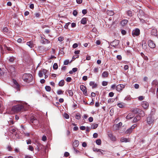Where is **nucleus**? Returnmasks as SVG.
<instances>
[{
  "label": "nucleus",
  "mask_w": 158,
  "mask_h": 158,
  "mask_svg": "<svg viewBox=\"0 0 158 158\" xmlns=\"http://www.w3.org/2000/svg\"><path fill=\"white\" fill-rule=\"evenodd\" d=\"M41 43L43 44H48L50 43L49 41L47 39H45L43 37H41Z\"/></svg>",
  "instance_id": "nucleus-14"
},
{
  "label": "nucleus",
  "mask_w": 158,
  "mask_h": 158,
  "mask_svg": "<svg viewBox=\"0 0 158 158\" xmlns=\"http://www.w3.org/2000/svg\"><path fill=\"white\" fill-rule=\"evenodd\" d=\"M45 89L48 92L50 91L51 90V88L49 86H46L45 87Z\"/></svg>",
  "instance_id": "nucleus-37"
},
{
  "label": "nucleus",
  "mask_w": 158,
  "mask_h": 158,
  "mask_svg": "<svg viewBox=\"0 0 158 158\" xmlns=\"http://www.w3.org/2000/svg\"><path fill=\"white\" fill-rule=\"evenodd\" d=\"M155 110H152L150 114L148 115L147 118V122L149 125L153 123L155 119H156V118H155Z\"/></svg>",
  "instance_id": "nucleus-2"
},
{
  "label": "nucleus",
  "mask_w": 158,
  "mask_h": 158,
  "mask_svg": "<svg viewBox=\"0 0 158 158\" xmlns=\"http://www.w3.org/2000/svg\"><path fill=\"white\" fill-rule=\"evenodd\" d=\"M43 141H45L47 140V137L45 135H43L42 138Z\"/></svg>",
  "instance_id": "nucleus-54"
},
{
  "label": "nucleus",
  "mask_w": 158,
  "mask_h": 158,
  "mask_svg": "<svg viewBox=\"0 0 158 158\" xmlns=\"http://www.w3.org/2000/svg\"><path fill=\"white\" fill-rule=\"evenodd\" d=\"M27 44L30 48H32L34 47L33 42L31 41L27 42Z\"/></svg>",
  "instance_id": "nucleus-25"
},
{
  "label": "nucleus",
  "mask_w": 158,
  "mask_h": 158,
  "mask_svg": "<svg viewBox=\"0 0 158 158\" xmlns=\"http://www.w3.org/2000/svg\"><path fill=\"white\" fill-rule=\"evenodd\" d=\"M8 130L9 132L12 134H13L16 131L15 127L13 126L10 127Z\"/></svg>",
  "instance_id": "nucleus-16"
},
{
  "label": "nucleus",
  "mask_w": 158,
  "mask_h": 158,
  "mask_svg": "<svg viewBox=\"0 0 158 158\" xmlns=\"http://www.w3.org/2000/svg\"><path fill=\"white\" fill-rule=\"evenodd\" d=\"M139 34L140 30L138 28H136L132 31V35L134 37L138 36Z\"/></svg>",
  "instance_id": "nucleus-6"
},
{
  "label": "nucleus",
  "mask_w": 158,
  "mask_h": 158,
  "mask_svg": "<svg viewBox=\"0 0 158 158\" xmlns=\"http://www.w3.org/2000/svg\"><path fill=\"white\" fill-rule=\"evenodd\" d=\"M64 81L63 80H62L59 82V85L60 86H62L64 85Z\"/></svg>",
  "instance_id": "nucleus-33"
},
{
  "label": "nucleus",
  "mask_w": 158,
  "mask_h": 158,
  "mask_svg": "<svg viewBox=\"0 0 158 158\" xmlns=\"http://www.w3.org/2000/svg\"><path fill=\"white\" fill-rule=\"evenodd\" d=\"M38 75L40 77H42L43 76V73L41 70H40L38 73Z\"/></svg>",
  "instance_id": "nucleus-40"
},
{
  "label": "nucleus",
  "mask_w": 158,
  "mask_h": 158,
  "mask_svg": "<svg viewBox=\"0 0 158 158\" xmlns=\"http://www.w3.org/2000/svg\"><path fill=\"white\" fill-rule=\"evenodd\" d=\"M132 111L134 112H136L139 113V116L140 117H143L144 116V112L141 110L140 109H135L132 110Z\"/></svg>",
  "instance_id": "nucleus-4"
},
{
  "label": "nucleus",
  "mask_w": 158,
  "mask_h": 158,
  "mask_svg": "<svg viewBox=\"0 0 158 158\" xmlns=\"http://www.w3.org/2000/svg\"><path fill=\"white\" fill-rule=\"evenodd\" d=\"M106 13L107 15L109 16H112L114 15V12L112 10H108L107 11Z\"/></svg>",
  "instance_id": "nucleus-30"
},
{
  "label": "nucleus",
  "mask_w": 158,
  "mask_h": 158,
  "mask_svg": "<svg viewBox=\"0 0 158 158\" xmlns=\"http://www.w3.org/2000/svg\"><path fill=\"white\" fill-rule=\"evenodd\" d=\"M23 40V38H19L17 40V41L18 43H21L22 41Z\"/></svg>",
  "instance_id": "nucleus-57"
},
{
  "label": "nucleus",
  "mask_w": 158,
  "mask_h": 158,
  "mask_svg": "<svg viewBox=\"0 0 158 158\" xmlns=\"http://www.w3.org/2000/svg\"><path fill=\"white\" fill-rule=\"evenodd\" d=\"M69 155V153L68 152H65L64 153V156L65 157H68Z\"/></svg>",
  "instance_id": "nucleus-52"
},
{
  "label": "nucleus",
  "mask_w": 158,
  "mask_h": 158,
  "mask_svg": "<svg viewBox=\"0 0 158 158\" xmlns=\"http://www.w3.org/2000/svg\"><path fill=\"white\" fill-rule=\"evenodd\" d=\"M64 116L66 119H68L69 117V115L66 113L64 114Z\"/></svg>",
  "instance_id": "nucleus-50"
},
{
  "label": "nucleus",
  "mask_w": 158,
  "mask_h": 158,
  "mask_svg": "<svg viewBox=\"0 0 158 158\" xmlns=\"http://www.w3.org/2000/svg\"><path fill=\"white\" fill-rule=\"evenodd\" d=\"M8 31V29L6 27L3 28V31L4 32H7Z\"/></svg>",
  "instance_id": "nucleus-49"
},
{
  "label": "nucleus",
  "mask_w": 158,
  "mask_h": 158,
  "mask_svg": "<svg viewBox=\"0 0 158 158\" xmlns=\"http://www.w3.org/2000/svg\"><path fill=\"white\" fill-rule=\"evenodd\" d=\"M88 120L89 122H92L93 121V118L92 117H90L89 118Z\"/></svg>",
  "instance_id": "nucleus-61"
},
{
  "label": "nucleus",
  "mask_w": 158,
  "mask_h": 158,
  "mask_svg": "<svg viewBox=\"0 0 158 158\" xmlns=\"http://www.w3.org/2000/svg\"><path fill=\"white\" fill-rule=\"evenodd\" d=\"M89 85L92 86V88H96L97 86V85L94 82V81H90L89 82Z\"/></svg>",
  "instance_id": "nucleus-23"
},
{
  "label": "nucleus",
  "mask_w": 158,
  "mask_h": 158,
  "mask_svg": "<svg viewBox=\"0 0 158 158\" xmlns=\"http://www.w3.org/2000/svg\"><path fill=\"white\" fill-rule=\"evenodd\" d=\"M132 130H131L130 128L127 129L125 131V133L126 134H128L131 133L132 131Z\"/></svg>",
  "instance_id": "nucleus-38"
},
{
  "label": "nucleus",
  "mask_w": 158,
  "mask_h": 158,
  "mask_svg": "<svg viewBox=\"0 0 158 158\" xmlns=\"http://www.w3.org/2000/svg\"><path fill=\"white\" fill-rule=\"evenodd\" d=\"M80 88L81 91H82L83 94L85 95H87V90L86 87L83 85H81Z\"/></svg>",
  "instance_id": "nucleus-5"
},
{
  "label": "nucleus",
  "mask_w": 158,
  "mask_h": 158,
  "mask_svg": "<svg viewBox=\"0 0 158 158\" xmlns=\"http://www.w3.org/2000/svg\"><path fill=\"white\" fill-rule=\"evenodd\" d=\"M114 94L113 92H110L109 94V96L110 97H112L114 96Z\"/></svg>",
  "instance_id": "nucleus-55"
},
{
  "label": "nucleus",
  "mask_w": 158,
  "mask_h": 158,
  "mask_svg": "<svg viewBox=\"0 0 158 158\" xmlns=\"http://www.w3.org/2000/svg\"><path fill=\"white\" fill-rule=\"evenodd\" d=\"M29 148H28V149L31 151H32L34 150V148L33 147L31 146V145H29L28 146Z\"/></svg>",
  "instance_id": "nucleus-47"
},
{
  "label": "nucleus",
  "mask_w": 158,
  "mask_h": 158,
  "mask_svg": "<svg viewBox=\"0 0 158 158\" xmlns=\"http://www.w3.org/2000/svg\"><path fill=\"white\" fill-rule=\"evenodd\" d=\"M108 136L111 140L113 141L115 140L116 138L115 137L112 135V134L110 133L108 134Z\"/></svg>",
  "instance_id": "nucleus-20"
},
{
  "label": "nucleus",
  "mask_w": 158,
  "mask_h": 158,
  "mask_svg": "<svg viewBox=\"0 0 158 158\" xmlns=\"http://www.w3.org/2000/svg\"><path fill=\"white\" fill-rule=\"evenodd\" d=\"M140 119V116H136L134 118L133 121L134 123H135L139 121Z\"/></svg>",
  "instance_id": "nucleus-28"
},
{
  "label": "nucleus",
  "mask_w": 158,
  "mask_h": 158,
  "mask_svg": "<svg viewBox=\"0 0 158 158\" xmlns=\"http://www.w3.org/2000/svg\"><path fill=\"white\" fill-rule=\"evenodd\" d=\"M138 99L139 101H142L144 98V97L143 96H140L138 98Z\"/></svg>",
  "instance_id": "nucleus-53"
},
{
  "label": "nucleus",
  "mask_w": 158,
  "mask_h": 158,
  "mask_svg": "<svg viewBox=\"0 0 158 158\" xmlns=\"http://www.w3.org/2000/svg\"><path fill=\"white\" fill-rule=\"evenodd\" d=\"M34 15H35V16L37 18H38L40 17V14L39 12H37L35 13L34 14Z\"/></svg>",
  "instance_id": "nucleus-45"
},
{
  "label": "nucleus",
  "mask_w": 158,
  "mask_h": 158,
  "mask_svg": "<svg viewBox=\"0 0 158 158\" xmlns=\"http://www.w3.org/2000/svg\"><path fill=\"white\" fill-rule=\"evenodd\" d=\"M30 121L31 123H34L35 125L38 123L36 118L34 116H32L31 117Z\"/></svg>",
  "instance_id": "nucleus-12"
},
{
  "label": "nucleus",
  "mask_w": 158,
  "mask_h": 158,
  "mask_svg": "<svg viewBox=\"0 0 158 158\" xmlns=\"http://www.w3.org/2000/svg\"><path fill=\"white\" fill-rule=\"evenodd\" d=\"M79 144V142L77 140H75L73 143V148L77 147L78 146Z\"/></svg>",
  "instance_id": "nucleus-24"
},
{
  "label": "nucleus",
  "mask_w": 158,
  "mask_h": 158,
  "mask_svg": "<svg viewBox=\"0 0 158 158\" xmlns=\"http://www.w3.org/2000/svg\"><path fill=\"white\" fill-rule=\"evenodd\" d=\"M142 106L144 109H147L149 106V103L145 101H143L142 102Z\"/></svg>",
  "instance_id": "nucleus-11"
},
{
  "label": "nucleus",
  "mask_w": 158,
  "mask_h": 158,
  "mask_svg": "<svg viewBox=\"0 0 158 158\" xmlns=\"http://www.w3.org/2000/svg\"><path fill=\"white\" fill-rule=\"evenodd\" d=\"M22 78L25 82L30 83L32 80V76L31 74L25 73L23 75Z\"/></svg>",
  "instance_id": "nucleus-3"
},
{
  "label": "nucleus",
  "mask_w": 158,
  "mask_h": 158,
  "mask_svg": "<svg viewBox=\"0 0 158 158\" xmlns=\"http://www.w3.org/2000/svg\"><path fill=\"white\" fill-rule=\"evenodd\" d=\"M121 32L123 35H125L127 33L126 31L124 30H122Z\"/></svg>",
  "instance_id": "nucleus-60"
},
{
  "label": "nucleus",
  "mask_w": 158,
  "mask_h": 158,
  "mask_svg": "<svg viewBox=\"0 0 158 158\" xmlns=\"http://www.w3.org/2000/svg\"><path fill=\"white\" fill-rule=\"evenodd\" d=\"M121 141L122 142H127L129 141L128 139L125 138H122L121 139Z\"/></svg>",
  "instance_id": "nucleus-36"
},
{
  "label": "nucleus",
  "mask_w": 158,
  "mask_h": 158,
  "mask_svg": "<svg viewBox=\"0 0 158 158\" xmlns=\"http://www.w3.org/2000/svg\"><path fill=\"white\" fill-rule=\"evenodd\" d=\"M93 151L94 152H101V149H98L97 148H94Z\"/></svg>",
  "instance_id": "nucleus-46"
},
{
  "label": "nucleus",
  "mask_w": 158,
  "mask_h": 158,
  "mask_svg": "<svg viewBox=\"0 0 158 158\" xmlns=\"http://www.w3.org/2000/svg\"><path fill=\"white\" fill-rule=\"evenodd\" d=\"M127 15L130 17H131L132 16V12L131 10H128L127 11Z\"/></svg>",
  "instance_id": "nucleus-35"
},
{
  "label": "nucleus",
  "mask_w": 158,
  "mask_h": 158,
  "mask_svg": "<svg viewBox=\"0 0 158 158\" xmlns=\"http://www.w3.org/2000/svg\"><path fill=\"white\" fill-rule=\"evenodd\" d=\"M157 30L156 29H153L151 31V34L154 35H157Z\"/></svg>",
  "instance_id": "nucleus-34"
},
{
  "label": "nucleus",
  "mask_w": 158,
  "mask_h": 158,
  "mask_svg": "<svg viewBox=\"0 0 158 158\" xmlns=\"http://www.w3.org/2000/svg\"><path fill=\"white\" fill-rule=\"evenodd\" d=\"M81 115L77 113L76 114V119L79 120L81 118Z\"/></svg>",
  "instance_id": "nucleus-42"
},
{
  "label": "nucleus",
  "mask_w": 158,
  "mask_h": 158,
  "mask_svg": "<svg viewBox=\"0 0 158 158\" xmlns=\"http://www.w3.org/2000/svg\"><path fill=\"white\" fill-rule=\"evenodd\" d=\"M64 93V91L62 90H57V93L58 95H60L63 94Z\"/></svg>",
  "instance_id": "nucleus-39"
},
{
  "label": "nucleus",
  "mask_w": 158,
  "mask_h": 158,
  "mask_svg": "<svg viewBox=\"0 0 158 158\" xmlns=\"http://www.w3.org/2000/svg\"><path fill=\"white\" fill-rule=\"evenodd\" d=\"M135 116L134 114L133 113H130L127 116L126 118L127 119H130Z\"/></svg>",
  "instance_id": "nucleus-19"
},
{
  "label": "nucleus",
  "mask_w": 158,
  "mask_h": 158,
  "mask_svg": "<svg viewBox=\"0 0 158 158\" xmlns=\"http://www.w3.org/2000/svg\"><path fill=\"white\" fill-rule=\"evenodd\" d=\"M73 89H68L66 90L65 92H68L69 96L72 97L73 95Z\"/></svg>",
  "instance_id": "nucleus-18"
},
{
  "label": "nucleus",
  "mask_w": 158,
  "mask_h": 158,
  "mask_svg": "<svg viewBox=\"0 0 158 158\" xmlns=\"http://www.w3.org/2000/svg\"><path fill=\"white\" fill-rule=\"evenodd\" d=\"M9 72H10L11 73H12L15 72V67L13 65H10L9 68Z\"/></svg>",
  "instance_id": "nucleus-13"
},
{
  "label": "nucleus",
  "mask_w": 158,
  "mask_h": 158,
  "mask_svg": "<svg viewBox=\"0 0 158 158\" xmlns=\"http://www.w3.org/2000/svg\"><path fill=\"white\" fill-rule=\"evenodd\" d=\"M125 85L123 84H119L116 86V90L118 92L121 91L125 87Z\"/></svg>",
  "instance_id": "nucleus-8"
},
{
  "label": "nucleus",
  "mask_w": 158,
  "mask_h": 158,
  "mask_svg": "<svg viewBox=\"0 0 158 158\" xmlns=\"http://www.w3.org/2000/svg\"><path fill=\"white\" fill-rule=\"evenodd\" d=\"M13 82L14 83V87L17 89L18 90H20V86L19 85L18 83L16 80H14Z\"/></svg>",
  "instance_id": "nucleus-10"
},
{
  "label": "nucleus",
  "mask_w": 158,
  "mask_h": 158,
  "mask_svg": "<svg viewBox=\"0 0 158 158\" xmlns=\"http://www.w3.org/2000/svg\"><path fill=\"white\" fill-rule=\"evenodd\" d=\"M109 75V73L107 71L104 72L102 74V77L103 78H106L108 77Z\"/></svg>",
  "instance_id": "nucleus-22"
},
{
  "label": "nucleus",
  "mask_w": 158,
  "mask_h": 158,
  "mask_svg": "<svg viewBox=\"0 0 158 158\" xmlns=\"http://www.w3.org/2000/svg\"><path fill=\"white\" fill-rule=\"evenodd\" d=\"M117 106L119 108H123L125 107V104L123 103L120 102V103H118L117 104Z\"/></svg>",
  "instance_id": "nucleus-32"
},
{
  "label": "nucleus",
  "mask_w": 158,
  "mask_h": 158,
  "mask_svg": "<svg viewBox=\"0 0 158 158\" xmlns=\"http://www.w3.org/2000/svg\"><path fill=\"white\" fill-rule=\"evenodd\" d=\"M107 82L106 81H103L102 83V85L103 86H106L107 85Z\"/></svg>",
  "instance_id": "nucleus-48"
},
{
  "label": "nucleus",
  "mask_w": 158,
  "mask_h": 158,
  "mask_svg": "<svg viewBox=\"0 0 158 158\" xmlns=\"http://www.w3.org/2000/svg\"><path fill=\"white\" fill-rule=\"evenodd\" d=\"M26 106V105L22 104L17 105L12 107V110L16 113L26 110H27V109L25 108Z\"/></svg>",
  "instance_id": "nucleus-1"
},
{
  "label": "nucleus",
  "mask_w": 158,
  "mask_h": 158,
  "mask_svg": "<svg viewBox=\"0 0 158 158\" xmlns=\"http://www.w3.org/2000/svg\"><path fill=\"white\" fill-rule=\"evenodd\" d=\"M41 70L42 71L43 74H44V75L46 74L47 73V72H48V71L47 70L45 69H41Z\"/></svg>",
  "instance_id": "nucleus-43"
},
{
  "label": "nucleus",
  "mask_w": 158,
  "mask_h": 158,
  "mask_svg": "<svg viewBox=\"0 0 158 158\" xmlns=\"http://www.w3.org/2000/svg\"><path fill=\"white\" fill-rule=\"evenodd\" d=\"M119 43V41L118 40H115L113 41L110 42V45L114 47H115Z\"/></svg>",
  "instance_id": "nucleus-7"
},
{
  "label": "nucleus",
  "mask_w": 158,
  "mask_h": 158,
  "mask_svg": "<svg viewBox=\"0 0 158 158\" xmlns=\"http://www.w3.org/2000/svg\"><path fill=\"white\" fill-rule=\"evenodd\" d=\"M96 142L97 145H100L101 143V141L100 139H98L96 140Z\"/></svg>",
  "instance_id": "nucleus-41"
},
{
  "label": "nucleus",
  "mask_w": 158,
  "mask_h": 158,
  "mask_svg": "<svg viewBox=\"0 0 158 158\" xmlns=\"http://www.w3.org/2000/svg\"><path fill=\"white\" fill-rule=\"evenodd\" d=\"M77 12L76 10H74L73 12V15L75 16L77 15Z\"/></svg>",
  "instance_id": "nucleus-64"
},
{
  "label": "nucleus",
  "mask_w": 158,
  "mask_h": 158,
  "mask_svg": "<svg viewBox=\"0 0 158 158\" xmlns=\"http://www.w3.org/2000/svg\"><path fill=\"white\" fill-rule=\"evenodd\" d=\"M72 80V78L70 77H68L66 79V80L68 82H70Z\"/></svg>",
  "instance_id": "nucleus-59"
},
{
  "label": "nucleus",
  "mask_w": 158,
  "mask_h": 158,
  "mask_svg": "<svg viewBox=\"0 0 158 158\" xmlns=\"http://www.w3.org/2000/svg\"><path fill=\"white\" fill-rule=\"evenodd\" d=\"M80 128L81 130H84L86 128L85 126H81L80 127Z\"/></svg>",
  "instance_id": "nucleus-63"
},
{
  "label": "nucleus",
  "mask_w": 158,
  "mask_h": 158,
  "mask_svg": "<svg viewBox=\"0 0 158 158\" xmlns=\"http://www.w3.org/2000/svg\"><path fill=\"white\" fill-rule=\"evenodd\" d=\"M152 87L155 88L158 85V81L157 80H154L152 83Z\"/></svg>",
  "instance_id": "nucleus-15"
},
{
  "label": "nucleus",
  "mask_w": 158,
  "mask_h": 158,
  "mask_svg": "<svg viewBox=\"0 0 158 158\" xmlns=\"http://www.w3.org/2000/svg\"><path fill=\"white\" fill-rule=\"evenodd\" d=\"M148 44L149 46L151 48H154L155 47L156 45L153 42L152 40H149L148 41Z\"/></svg>",
  "instance_id": "nucleus-9"
},
{
  "label": "nucleus",
  "mask_w": 158,
  "mask_h": 158,
  "mask_svg": "<svg viewBox=\"0 0 158 158\" xmlns=\"http://www.w3.org/2000/svg\"><path fill=\"white\" fill-rule=\"evenodd\" d=\"M64 40V38L63 37H58V40L59 41H63Z\"/></svg>",
  "instance_id": "nucleus-62"
},
{
  "label": "nucleus",
  "mask_w": 158,
  "mask_h": 158,
  "mask_svg": "<svg viewBox=\"0 0 158 158\" xmlns=\"http://www.w3.org/2000/svg\"><path fill=\"white\" fill-rule=\"evenodd\" d=\"M98 126V124L95 123H93L91 126V128L92 129H95Z\"/></svg>",
  "instance_id": "nucleus-29"
},
{
  "label": "nucleus",
  "mask_w": 158,
  "mask_h": 158,
  "mask_svg": "<svg viewBox=\"0 0 158 158\" xmlns=\"http://www.w3.org/2000/svg\"><path fill=\"white\" fill-rule=\"evenodd\" d=\"M81 22L82 24H85L87 23V18H82L81 21Z\"/></svg>",
  "instance_id": "nucleus-27"
},
{
  "label": "nucleus",
  "mask_w": 158,
  "mask_h": 158,
  "mask_svg": "<svg viewBox=\"0 0 158 158\" xmlns=\"http://www.w3.org/2000/svg\"><path fill=\"white\" fill-rule=\"evenodd\" d=\"M128 20L127 19H124L122 20L120 23L121 25L123 26H125L128 23Z\"/></svg>",
  "instance_id": "nucleus-21"
},
{
  "label": "nucleus",
  "mask_w": 158,
  "mask_h": 158,
  "mask_svg": "<svg viewBox=\"0 0 158 158\" xmlns=\"http://www.w3.org/2000/svg\"><path fill=\"white\" fill-rule=\"evenodd\" d=\"M70 23H71L70 22H69L66 23L65 26H64V28L66 29H68V26Z\"/></svg>",
  "instance_id": "nucleus-51"
},
{
  "label": "nucleus",
  "mask_w": 158,
  "mask_h": 158,
  "mask_svg": "<svg viewBox=\"0 0 158 158\" xmlns=\"http://www.w3.org/2000/svg\"><path fill=\"white\" fill-rule=\"evenodd\" d=\"M53 68L54 69H58V65L56 63H55L54 64L53 66Z\"/></svg>",
  "instance_id": "nucleus-44"
},
{
  "label": "nucleus",
  "mask_w": 158,
  "mask_h": 158,
  "mask_svg": "<svg viewBox=\"0 0 158 158\" xmlns=\"http://www.w3.org/2000/svg\"><path fill=\"white\" fill-rule=\"evenodd\" d=\"M79 55H76L75 56H74L73 57L72 59L73 60H74L76 58H79Z\"/></svg>",
  "instance_id": "nucleus-58"
},
{
  "label": "nucleus",
  "mask_w": 158,
  "mask_h": 158,
  "mask_svg": "<svg viewBox=\"0 0 158 158\" xmlns=\"http://www.w3.org/2000/svg\"><path fill=\"white\" fill-rule=\"evenodd\" d=\"M5 70L3 69L0 68V77L2 76L4 74Z\"/></svg>",
  "instance_id": "nucleus-31"
},
{
  "label": "nucleus",
  "mask_w": 158,
  "mask_h": 158,
  "mask_svg": "<svg viewBox=\"0 0 158 158\" xmlns=\"http://www.w3.org/2000/svg\"><path fill=\"white\" fill-rule=\"evenodd\" d=\"M7 59L8 60L9 62H13L14 60H15V57L12 56L9 57L7 58Z\"/></svg>",
  "instance_id": "nucleus-26"
},
{
  "label": "nucleus",
  "mask_w": 158,
  "mask_h": 158,
  "mask_svg": "<svg viewBox=\"0 0 158 158\" xmlns=\"http://www.w3.org/2000/svg\"><path fill=\"white\" fill-rule=\"evenodd\" d=\"M69 63V60H66L64 61V65H67Z\"/></svg>",
  "instance_id": "nucleus-56"
},
{
  "label": "nucleus",
  "mask_w": 158,
  "mask_h": 158,
  "mask_svg": "<svg viewBox=\"0 0 158 158\" xmlns=\"http://www.w3.org/2000/svg\"><path fill=\"white\" fill-rule=\"evenodd\" d=\"M142 46L143 49H144L146 50L147 49V44L146 43V41L144 40H143L142 41Z\"/></svg>",
  "instance_id": "nucleus-17"
}]
</instances>
